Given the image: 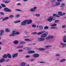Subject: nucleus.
Wrapping results in <instances>:
<instances>
[{"instance_id": "nucleus-1", "label": "nucleus", "mask_w": 66, "mask_h": 66, "mask_svg": "<svg viewBox=\"0 0 66 66\" xmlns=\"http://www.w3.org/2000/svg\"><path fill=\"white\" fill-rule=\"evenodd\" d=\"M32 22V20H26L23 21L21 22V25H26L27 23V24H30Z\"/></svg>"}, {"instance_id": "nucleus-2", "label": "nucleus", "mask_w": 66, "mask_h": 66, "mask_svg": "<svg viewBox=\"0 0 66 66\" xmlns=\"http://www.w3.org/2000/svg\"><path fill=\"white\" fill-rule=\"evenodd\" d=\"M47 36V35L46 34H43L41 35V37L42 38H38V40L40 42H42V41H44L45 40V38H44V37H46Z\"/></svg>"}, {"instance_id": "nucleus-3", "label": "nucleus", "mask_w": 66, "mask_h": 66, "mask_svg": "<svg viewBox=\"0 0 66 66\" xmlns=\"http://www.w3.org/2000/svg\"><path fill=\"white\" fill-rule=\"evenodd\" d=\"M47 20L50 22H51L52 20H55L56 19V18L54 16H50L49 18V19H47Z\"/></svg>"}, {"instance_id": "nucleus-4", "label": "nucleus", "mask_w": 66, "mask_h": 66, "mask_svg": "<svg viewBox=\"0 0 66 66\" xmlns=\"http://www.w3.org/2000/svg\"><path fill=\"white\" fill-rule=\"evenodd\" d=\"M4 10L5 12H11L12 10L7 7H5L4 9Z\"/></svg>"}, {"instance_id": "nucleus-5", "label": "nucleus", "mask_w": 66, "mask_h": 66, "mask_svg": "<svg viewBox=\"0 0 66 66\" xmlns=\"http://www.w3.org/2000/svg\"><path fill=\"white\" fill-rule=\"evenodd\" d=\"M37 9V7H34L33 8L31 9L30 10V11L32 12H33L35 11H36V9Z\"/></svg>"}, {"instance_id": "nucleus-6", "label": "nucleus", "mask_w": 66, "mask_h": 66, "mask_svg": "<svg viewBox=\"0 0 66 66\" xmlns=\"http://www.w3.org/2000/svg\"><path fill=\"white\" fill-rule=\"evenodd\" d=\"M16 31H12V33L10 35H9V36H15V34H16Z\"/></svg>"}, {"instance_id": "nucleus-7", "label": "nucleus", "mask_w": 66, "mask_h": 66, "mask_svg": "<svg viewBox=\"0 0 66 66\" xmlns=\"http://www.w3.org/2000/svg\"><path fill=\"white\" fill-rule=\"evenodd\" d=\"M35 58H36V57H38L39 56V55L38 54H34L32 56Z\"/></svg>"}, {"instance_id": "nucleus-8", "label": "nucleus", "mask_w": 66, "mask_h": 66, "mask_svg": "<svg viewBox=\"0 0 66 66\" xmlns=\"http://www.w3.org/2000/svg\"><path fill=\"white\" fill-rule=\"evenodd\" d=\"M54 37L52 36H49L47 37L46 38V39H53L54 38Z\"/></svg>"}, {"instance_id": "nucleus-9", "label": "nucleus", "mask_w": 66, "mask_h": 66, "mask_svg": "<svg viewBox=\"0 0 66 66\" xmlns=\"http://www.w3.org/2000/svg\"><path fill=\"white\" fill-rule=\"evenodd\" d=\"M58 13L59 15H60V16H63V15H65L66 14L65 13H64L63 14V13L61 11L58 12Z\"/></svg>"}, {"instance_id": "nucleus-10", "label": "nucleus", "mask_w": 66, "mask_h": 66, "mask_svg": "<svg viewBox=\"0 0 66 66\" xmlns=\"http://www.w3.org/2000/svg\"><path fill=\"white\" fill-rule=\"evenodd\" d=\"M18 53L13 54L12 55V56L13 58H15L16 57H17L18 56Z\"/></svg>"}, {"instance_id": "nucleus-11", "label": "nucleus", "mask_w": 66, "mask_h": 66, "mask_svg": "<svg viewBox=\"0 0 66 66\" xmlns=\"http://www.w3.org/2000/svg\"><path fill=\"white\" fill-rule=\"evenodd\" d=\"M60 44L61 46H62L61 48H65L66 47V44H64L62 42L60 43Z\"/></svg>"}, {"instance_id": "nucleus-12", "label": "nucleus", "mask_w": 66, "mask_h": 66, "mask_svg": "<svg viewBox=\"0 0 66 66\" xmlns=\"http://www.w3.org/2000/svg\"><path fill=\"white\" fill-rule=\"evenodd\" d=\"M9 18V17H5V18H4L2 17L1 18V19H3L2 20L3 21H4V20H7V19H8Z\"/></svg>"}, {"instance_id": "nucleus-13", "label": "nucleus", "mask_w": 66, "mask_h": 66, "mask_svg": "<svg viewBox=\"0 0 66 66\" xmlns=\"http://www.w3.org/2000/svg\"><path fill=\"white\" fill-rule=\"evenodd\" d=\"M4 30H0V35L1 36V35H2L3 34V33H4Z\"/></svg>"}, {"instance_id": "nucleus-14", "label": "nucleus", "mask_w": 66, "mask_h": 66, "mask_svg": "<svg viewBox=\"0 0 66 66\" xmlns=\"http://www.w3.org/2000/svg\"><path fill=\"white\" fill-rule=\"evenodd\" d=\"M65 6V4H62L60 6L61 9L62 10H63V8Z\"/></svg>"}, {"instance_id": "nucleus-15", "label": "nucleus", "mask_w": 66, "mask_h": 66, "mask_svg": "<svg viewBox=\"0 0 66 66\" xmlns=\"http://www.w3.org/2000/svg\"><path fill=\"white\" fill-rule=\"evenodd\" d=\"M27 64V63L25 62H22L20 64V65L21 66H25Z\"/></svg>"}, {"instance_id": "nucleus-16", "label": "nucleus", "mask_w": 66, "mask_h": 66, "mask_svg": "<svg viewBox=\"0 0 66 66\" xmlns=\"http://www.w3.org/2000/svg\"><path fill=\"white\" fill-rule=\"evenodd\" d=\"M5 61V59L3 58H1L0 59V63H2L4 62Z\"/></svg>"}, {"instance_id": "nucleus-17", "label": "nucleus", "mask_w": 66, "mask_h": 66, "mask_svg": "<svg viewBox=\"0 0 66 66\" xmlns=\"http://www.w3.org/2000/svg\"><path fill=\"white\" fill-rule=\"evenodd\" d=\"M13 43L14 44H18L19 43V42L17 40H15L13 41Z\"/></svg>"}, {"instance_id": "nucleus-18", "label": "nucleus", "mask_w": 66, "mask_h": 66, "mask_svg": "<svg viewBox=\"0 0 66 66\" xmlns=\"http://www.w3.org/2000/svg\"><path fill=\"white\" fill-rule=\"evenodd\" d=\"M45 31H42L40 32H39L37 33V34L38 35H40L41 34H43L44 33H45Z\"/></svg>"}, {"instance_id": "nucleus-19", "label": "nucleus", "mask_w": 66, "mask_h": 66, "mask_svg": "<svg viewBox=\"0 0 66 66\" xmlns=\"http://www.w3.org/2000/svg\"><path fill=\"white\" fill-rule=\"evenodd\" d=\"M53 16H55L56 17H60V16L57 15V14H53Z\"/></svg>"}, {"instance_id": "nucleus-20", "label": "nucleus", "mask_w": 66, "mask_h": 66, "mask_svg": "<svg viewBox=\"0 0 66 66\" xmlns=\"http://www.w3.org/2000/svg\"><path fill=\"white\" fill-rule=\"evenodd\" d=\"M38 50H39V51H45V49L43 48H39Z\"/></svg>"}, {"instance_id": "nucleus-21", "label": "nucleus", "mask_w": 66, "mask_h": 66, "mask_svg": "<svg viewBox=\"0 0 66 66\" xmlns=\"http://www.w3.org/2000/svg\"><path fill=\"white\" fill-rule=\"evenodd\" d=\"M7 56L8 58L10 59L12 58V56L10 54H7Z\"/></svg>"}, {"instance_id": "nucleus-22", "label": "nucleus", "mask_w": 66, "mask_h": 66, "mask_svg": "<svg viewBox=\"0 0 66 66\" xmlns=\"http://www.w3.org/2000/svg\"><path fill=\"white\" fill-rule=\"evenodd\" d=\"M66 61V59H62L61 60H60V62H65Z\"/></svg>"}, {"instance_id": "nucleus-23", "label": "nucleus", "mask_w": 66, "mask_h": 66, "mask_svg": "<svg viewBox=\"0 0 66 66\" xmlns=\"http://www.w3.org/2000/svg\"><path fill=\"white\" fill-rule=\"evenodd\" d=\"M3 57L4 59H5V58H7V54H5L3 56Z\"/></svg>"}, {"instance_id": "nucleus-24", "label": "nucleus", "mask_w": 66, "mask_h": 66, "mask_svg": "<svg viewBox=\"0 0 66 66\" xmlns=\"http://www.w3.org/2000/svg\"><path fill=\"white\" fill-rule=\"evenodd\" d=\"M26 42L24 41H22L20 42V44H25Z\"/></svg>"}, {"instance_id": "nucleus-25", "label": "nucleus", "mask_w": 66, "mask_h": 66, "mask_svg": "<svg viewBox=\"0 0 66 66\" xmlns=\"http://www.w3.org/2000/svg\"><path fill=\"white\" fill-rule=\"evenodd\" d=\"M21 21L20 20L16 21L14 22V23H17L20 22Z\"/></svg>"}, {"instance_id": "nucleus-26", "label": "nucleus", "mask_w": 66, "mask_h": 66, "mask_svg": "<svg viewBox=\"0 0 66 66\" xmlns=\"http://www.w3.org/2000/svg\"><path fill=\"white\" fill-rule=\"evenodd\" d=\"M1 6H2V7H6V5L3 4H1Z\"/></svg>"}, {"instance_id": "nucleus-27", "label": "nucleus", "mask_w": 66, "mask_h": 66, "mask_svg": "<svg viewBox=\"0 0 66 66\" xmlns=\"http://www.w3.org/2000/svg\"><path fill=\"white\" fill-rule=\"evenodd\" d=\"M51 27H55V26H56V24H52L51 25Z\"/></svg>"}, {"instance_id": "nucleus-28", "label": "nucleus", "mask_w": 66, "mask_h": 66, "mask_svg": "<svg viewBox=\"0 0 66 66\" xmlns=\"http://www.w3.org/2000/svg\"><path fill=\"white\" fill-rule=\"evenodd\" d=\"M55 4L57 5H60V3L59 2H56Z\"/></svg>"}, {"instance_id": "nucleus-29", "label": "nucleus", "mask_w": 66, "mask_h": 66, "mask_svg": "<svg viewBox=\"0 0 66 66\" xmlns=\"http://www.w3.org/2000/svg\"><path fill=\"white\" fill-rule=\"evenodd\" d=\"M6 32H10V31L9 28H6L5 30Z\"/></svg>"}, {"instance_id": "nucleus-30", "label": "nucleus", "mask_w": 66, "mask_h": 66, "mask_svg": "<svg viewBox=\"0 0 66 66\" xmlns=\"http://www.w3.org/2000/svg\"><path fill=\"white\" fill-rule=\"evenodd\" d=\"M49 29V27L47 26H46L44 27V30H47Z\"/></svg>"}, {"instance_id": "nucleus-31", "label": "nucleus", "mask_w": 66, "mask_h": 66, "mask_svg": "<svg viewBox=\"0 0 66 66\" xmlns=\"http://www.w3.org/2000/svg\"><path fill=\"white\" fill-rule=\"evenodd\" d=\"M40 15L39 14H35V16L37 17H39Z\"/></svg>"}, {"instance_id": "nucleus-32", "label": "nucleus", "mask_w": 66, "mask_h": 66, "mask_svg": "<svg viewBox=\"0 0 66 66\" xmlns=\"http://www.w3.org/2000/svg\"><path fill=\"white\" fill-rule=\"evenodd\" d=\"M31 34H33V35H36L37 34V33L36 32H32Z\"/></svg>"}, {"instance_id": "nucleus-33", "label": "nucleus", "mask_w": 66, "mask_h": 66, "mask_svg": "<svg viewBox=\"0 0 66 66\" xmlns=\"http://www.w3.org/2000/svg\"><path fill=\"white\" fill-rule=\"evenodd\" d=\"M60 21V20H55L54 21V22L55 23H57V22H59Z\"/></svg>"}, {"instance_id": "nucleus-34", "label": "nucleus", "mask_w": 66, "mask_h": 66, "mask_svg": "<svg viewBox=\"0 0 66 66\" xmlns=\"http://www.w3.org/2000/svg\"><path fill=\"white\" fill-rule=\"evenodd\" d=\"M55 56H61V55L59 54H56Z\"/></svg>"}, {"instance_id": "nucleus-35", "label": "nucleus", "mask_w": 66, "mask_h": 66, "mask_svg": "<svg viewBox=\"0 0 66 66\" xmlns=\"http://www.w3.org/2000/svg\"><path fill=\"white\" fill-rule=\"evenodd\" d=\"M31 26L32 27H33V28H35L36 27V25H34V24L32 25Z\"/></svg>"}, {"instance_id": "nucleus-36", "label": "nucleus", "mask_w": 66, "mask_h": 66, "mask_svg": "<svg viewBox=\"0 0 66 66\" xmlns=\"http://www.w3.org/2000/svg\"><path fill=\"white\" fill-rule=\"evenodd\" d=\"M0 14L1 15H5L4 13L2 12H0Z\"/></svg>"}, {"instance_id": "nucleus-37", "label": "nucleus", "mask_w": 66, "mask_h": 66, "mask_svg": "<svg viewBox=\"0 0 66 66\" xmlns=\"http://www.w3.org/2000/svg\"><path fill=\"white\" fill-rule=\"evenodd\" d=\"M56 0H52L50 1V2L51 3H52L53 2H54V1H55Z\"/></svg>"}, {"instance_id": "nucleus-38", "label": "nucleus", "mask_w": 66, "mask_h": 66, "mask_svg": "<svg viewBox=\"0 0 66 66\" xmlns=\"http://www.w3.org/2000/svg\"><path fill=\"white\" fill-rule=\"evenodd\" d=\"M66 27V25L65 26L64 25H63L62 26V28H65Z\"/></svg>"}, {"instance_id": "nucleus-39", "label": "nucleus", "mask_w": 66, "mask_h": 66, "mask_svg": "<svg viewBox=\"0 0 66 66\" xmlns=\"http://www.w3.org/2000/svg\"><path fill=\"white\" fill-rule=\"evenodd\" d=\"M40 29H41V30H43V26H41L40 27Z\"/></svg>"}, {"instance_id": "nucleus-40", "label": "nucleus", "mask_w": 66, "mask_h": 66, "mask_svg": "<svg viewBox=\"0 0 66 66\" xmlns=\"http://www.w3.org/2000/svg\"><path fill=\"white\" fill-rule=\"evenodd\" d=\"M26 58H29V57H30V55H27L26 56Z\"/></svg>"}, {"instance_id": "nucleus-41", "label": "nucleus", "mask_w": 66, "mask_h": 66, "mask_svg": "<svg viewBox=\"0 0 66 66\" xmlns=\"http://www.w3.org/2000/svg\"><path fill=\"white\" fill-rule=\"evenodd\" d=\"M46 46V47H47L48 49H49V47H52V46Z\"/></svg>"}, {"instance_id": "nucleus-42", "label": "nucleus", "mask_w": 66, "mask_h": 66, "mask_svg": "<svg viewBox=\"0 0 66 66\" xmlns=\"http://www.w3.org/2000/svg\"><path fill=\"white\" fill-rule=\"evenodd\" d=\"M20 34V33H19V32H16L15 34H16L17 35H19V34Z\"/></svg>"}, {"instance_id": "nucleus-43", "label": "nucleus", "mask_w": 66, "mask_h": 66, "mask_svg": "<svg viewBox=\"0 0 66 66\" xmlns=\"http://www.w3.org/2000/svg\"><path fill=\"white\" fill-rule=\"evenodd\" d=\"M16 17H20V15H17L15 16Z\"/></svg>"}, {"instance_id": "nucleus-44", "label": "nucleus", "mask_w": 66, "mask_h": 66, "mask_svg": "<svg viewBox=\"0 0 66 66\" xmlns=\"http://www.w3.org/2000/svg\"><path fill=\"white\" fill-rule=\"evenodd\" d=\"M14 17V16L13 15H11L9 16L10 18H13Z\"/></svg>"}, {"instance_id": "nucleus-45", "label": "nucleus", "mask_w": 66, "mask_h": 66, "mask_svg": "<svg viewBox=\"0 0 66 66\" xmlns=\"http://www.w3.org/2000/svg\"><path fill=\"white\" fill-rule=\"evenodd\" d=\"M19 52H22V50H19L18 51Z\"/></svg>"}, {"instance_id": "nucleus-46", "label": "nucleus", "mask_w": 66, "mask_h": 66, "mask_svg": "<svg viewBox=\"0 0 66 66\" xmlns=\"http://www.w3.org/2000/svg\"><path fill=\"white\" fill-rule=\"evenodd\" d=\"M31 53H35V52L34 51H31Z\"/></svg>"}, {"instance_id": "nucleus-47", "label": "nucleus", "mask_w": 66, "mask_h": 66, "mask_svg": "<svg viewBox=\"0 0 66 66\" xmlns=\"http://www.w3.org/2000/svg\"><path fill=\"white\" fill-rule=\"evenodd\" d=\"M63 41L64 43H66V39H63Z\"/></svg>"}, {"instance_id": "nucleus-48", "label": "nucleus", "mask_w": 66, "mask_h": 66, "mask_svg": "<svg viewBox=\"0 0 66 66\" xmlns=\"http://www.w3.org/2000/svg\"><path fill=\"white\" fill-rule=\"evenodd\" d=\"M15 11H21V10H19L18 9H15Z\"/></svg>"}, {"instance_id": "nucleus-49", "label": "nucleus", "mask_w": 66, "mask_h": 66, "mask_svg": "<svg viewBox=\"0 0 66 66\" xmlns=\"http://www.w3.org/2000/svg\"><path fill=\"white\" fill-rule=\"evenodd\" d=\"M34 60H35V59H33L31 60H30V61H31V62H33V61H34Z\"/></svg>"}, {"instance_id": "nucleus-50", "label": "nucleus", "mask_w": 66, "mask_h": 66, "mask_svg": "<svg viewBox=\"0 0 66 66\" xmlns=\"http://www.w3.org/2000/svg\"><path fill=\"white\" fill-rule=\"evenodd\" d=\"M57 29V27H54V29Z\"/></svg>"}, {"instance_id": "nucleus-51", "label": "nucleus", "mask_w": 66, "mask_h": 66, "mask_svg": "<svg viewBox=\"0 0 66 66\" xmlns=\"http://www.w3.org/2000/svg\"><path fill=\"white\" fill-rule=\"evenodd\" d=\"M52 6H53V7H54L55 6H56V5H53Z\"/></svg>"}, {"instance_id": "nucleus-52", "label": "nucleus", "mask_w": 66, "mask_h": 66, "mask_svg": "<svg viewBox=\"0 0 66 66\" xmlns=\"http://www.w3.org/2000/svg\"><path fill=\"white\" fill-rule=\"evenodd\" d=\"M20 46V48H23V46L21 45Z\"/></svg>"}, {"instance_id": "nucleus-53", "label": "nucleus", "mask_w": 66, "mask_h": 66, "mask_svg": "<svg viewBox=\"0 0 66 66\" xmlns=\"http://www.w3.org/2000/svg\"><path fill=\"white\" fill-rule=\"evenodd\" d=\"M27 41L28 42H31V40L29 39H27Z\"/></svg>"}, {"instance_id": "nucleus-54", "label": "nucleus", "mask_w": 66, "mask_h": 66, "mask_svg": "<svg viewBox=\"0 0 66 66\" xmlns=\"http://www.w3.org/2000/svg\"><path fill=\"white\" fill-rule=\"evenodd\" d=\"M45 49L46 50H47L49 49L46 46V47L45 48Z\"/></svg>"}, {"instance_id": "nucleus-55", "label": "nucleus", "mask_w": 66, "mask_h": 66, "mask_svg": "<svg viewBox=\"0 0 66 66\" xmlns=\"http://www.w3.org/2000/svg\"><path fill=\"white\" fill-rule=\"evenodd\" d=\"M28 53H31V51H28Z\"/></svg>"}, {"instance_id": "nucleus-56", "label": "nucleus", "mask_w": 66, "mask_h": 66, "mask_svg": "<svg viewBox=\"0 0 66 66\" xmlns=\"http://www.w3.org/2000/svg\"><path fill=\"white\" fill-rule=\"evenodd\" d=\"M24 40L25 41H27L28 40V39H24Z\"/></svg>"}, {"instance_id": "nucleus-57", "label": "nucleus", "mask_w": 66, "mask_h": 66, "mask_svg": "<svg viewBox=\"0 0 66 66\" xmlns=\"http://www.w3.org/2000/svg\"><path fill=\"white\" fill-rule=\"evenodd\" d=\"M29 0H23V1L24 2H26V1H28Z\"/></svg>"}, {"instance_id": "nucleus-58", "label": "nucleus", "mask_w": 66, "mask_h": 66, "mask_svg": "<svg viewBox=\"0 0 66 66\" xmlns=\"http://www.w3.org/2000/svg\"><path fill=\"white\" fill-rule=\"evenodd\" d=\"M28 45H32V44H31L30 43H29L28 44Z\"/></svg>"}, {"instance_id": "nucleus-59", "label": "nucleus", "mask_w": 66, "mask_h": 66, "mask_svg": "<svg viewBox=\"0 0 66 66\" xmlns=\"http://www.w3.org/2000/svg\"><path fill=\"white\" fill-rule=\"evenodd\" d=\"M6 62H9V61H10V60L9 59H7L6 60Z\"/></svg>"}, {"instance_id": "nucleus-60", "label": "nucleus", "mask_w": 66, "mask_h": 66, "mask_svg": "<svg viewBox=\"0 0 66 66\" xmlns=\"http://www.w3.org/2000/svg\"><path fill=\"white\" fill-rule=\"evenodd\" d=\"M17 48H20V46H17Z\"/></svg>"}, {"instance_id": "nucleus-61", "label": "nucleus", "mask_w": 66, "mask_h": 66, "mask_svg": "<svg viewBox=\"0 0 66 66\" xmlns=\"http://www.w3.org/2000/svg\"><path fill=\"white\" fill-rule=\"evenodd\" d=\"M40 63H45V62H40Z\"/></svg>"}, {"instance_id": "nucleus-62", "label": "nucleus", "mask_w": 66, "mask_h": 66, "mask_svg": "<svg viewBox=\"0 0 66 66\" xmlns=\"http://www.w3.org/2000/svg\"><path fill=\"white\" fill-rule=\"evenodd\" d=\"M25 37H30V36H27Z\"/></svg>"}, {"instance_id": "nucleus-63", "label": "nucleus", "mask_w": 66, "mask_h": 66, "mask_svg": "<svg viewBox=\"0 0 66 66\" xmlns=\"http://www.w3.org/2000/svg\"><path fill=\"white\" fill-rule=\"evenodd\" d=\"M26 48H27V50H30V48L28 47H26Z\"/></svg>"}, {"instance_id": "nucleus-64", "label": "nucleus", "mask_w": 66, "mask_h": 66, "mask_svg": "<svg viewBox=\"0 0 66 66\" xmlns=\"http://www.w3.org/2000/svg\"><path fill=\"white\" fill-rule=\"evenodd\" d=\"M26 66H30V65L29 64H27Z\"/></svg>"}]
</instances>
